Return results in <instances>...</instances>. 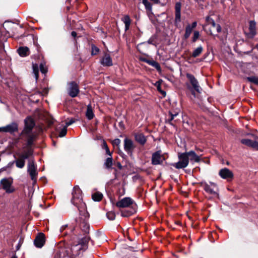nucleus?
Listing matches in <instances>:
<instances>
[{
	"label": "nucleus",
	"mask_w": 258,
	"mask_h": 258,
	"mask_svg": "<svg viewBox=\"0 0 258 258\" xmlns=\"http://www.w3.org/2000/svg\"><path fill=\"white\" fill-rule=\"evenodd\" d=\"M219 175L222 178L227 181H231L234 177L232 171L227 168H224L220 170Z\"/></svg>",
	"instance_id": "9b49d317"
},
{
	"label": "nucleus",
	"mask_w": 258,
	"mask_h": 258,
	"mask_svg": "<svg viewBox=\"0 0 258 258\" xmlns=\"http://www.w3.org/2000/svg\"><path fill=\"white\" fill-rule=\"evenodd\" d=\"M136 141L142 145H144L146 141V137L142 134H136L135 136Z\"/></svg>",
	"instance_id": "5701e85b"
},
{
	"label": "nucleus",
	"mask_w": 258,
	"mask_h": 258,
	"mask_svg": "<svg viewBox=\"0 0 258 258\" xmlns=\"http://www.w3.org/2000/svg\"><path fill=\"white\" fill-rule=\"evenodd\" d=\"M92 199L95 201H100L102 198L103 195L100 192H96L92 195Z\"/></svg>",
	"instance_id": "c756f323"
},
{
	"label": "nucleus",
	"mask_w": 258,
	"mask_h": 258,
	"mask_svg": "<svg viewBox=\"0 0 258 258\" xmlns=\"http://www.w3.org/2000/svg\"><path fill=\"white\" fill-rule=\"evenodd\" d=\"M153 40L154 39L152 38H150L147 41V43L149 44H152L153 45Z\"/></svg>",
	"instance_id": "bf43d9fd"
},
{
	"label": "nucleus",
	"mask_w": 258,
	"mask_h": 258,
	"mask_svg": "<svg viewBox=\"0 0 258 258\" xmlns=\"http://www.w3.org/2000/svg\"><path fill=\"white\" fill-rule=\"evenodd\" d=\"M152 59H148L147 58H145V57H141L140 58V60L143 62H146L147 63H148V64H150V62L151 61Z\"/></svg>",
	"instance_id": "c03bdc74"
},
{
	"label": "nucleus",
	"mask_w": 258,
	"mask_h": 258,
	"mask_svg": "<svg viewBox=\"0 0 258 258\" xmlns=\"http://www.w3.org/2000/svg\"><path fill=\"white\" fill-rule=\"evenodd\" d=\"M215 28H216L217 32L218 33H220L221 32V27L219 24H217V25L215 27Z\"/></svg>",
	"instance_id": "3c124183"
},
{
	"label": "nucleus",
	"mask_w": 258,
	"mask_h": 258,
	"mask_svg": "<svg viewBox=\"0 0 258 258\" xmlns=\"http://www.w3.org/2000/svg\"><path fill=\"white\" fill-rule=\"evenodd\" d=\"M2 130H0V131H1ZM4 131H10V133L12 135H15V134L16 133H17V131H18V130H3Z\"/></svg>",
	"instance_id": "5fc2aeb1"
},
{
	"label": "nucleus",
	"mask_w": 258,
	"mask_h": 258,
	"mask_svg": "<svg viewBox=\"0 0 258 258\" xmlns=\"http://www.w3.org/2000/svg\"><path fill=\"white\" fill-rule=\"evenodd\" d=\"M0 129H18V124L16 122H13L5 126L0 127Z\"/></svg>",
	"instance_id": "c85d7f7f"
},
{
	"label": "nucleus",
	"mask_w": 258,
	"mask_h": 258,
	"mask_svg": "<svg viewBox=\"0 0 258 258\" xmlns=\"http://www.w3.org/2000/svg\"><path fill=\"white\" fill-rule=\"evenodd\" d=\"M254 150L258 151V137L256 139L255 146H254Z\"/></svg>",
	"instance_id": "13d9d810"
},
{
	"label": "nucleus",
	"mask_w": 258,
	"mask_h": 258,
	"mask_svg": "<svg viewBox=\"0 0 258 258\" xmlns=\"http://www.w3.org/2000/svg\"><path fill=\"white\" fill-rule=\"evenodd\" d=\"M178 162L173 164L176 169H182L187 166L189 161L186 152L178 154Z\"/></svg>",
	"instance_id": "20e7f679"
},
{
	"label": "nucleus",
	"mask_w": 258,
	"mask_h": 258,
	"mask_svg": "<svg viewBox=\"0 0 258 258\" xmlns=\"http://www.w3.org/2000/svg\"><path fill=\"white\" fill-rule=\"evenodd\" d=\"M162 82V80L161 79L158 80L157 82H156L155 84V86L157 87V89L158 91H160V90L162 89L161 88V83Z\"/></svg>",
	"instance_id": "79ce46f5"
},
{
	"label": "nucleus",
	"mask_w": 258,
	"mask_h": 258,
	"mask_svg": "<svg viewBox=\"0 0 258 258\" xmlns=\"http://www.w3.org/2000/svg\"><path fill=\"white\" fill-rule=\"evenodd\" d=\"M186 77L191 85V86L187 85V88L191 91L192 95L195 96L196 92L198 93H201L202 88L199 84L198 81L195 76L193 75L187 73L186 74Z\"/></svg>",
	"instance_id": "7ed1b4c3"
},
{
	"label": "nucleus",
	"mask_w": 258,
	"mask_h": 258,
	"mask_svg": "<svg viewBox=\"0 0 258 258\" xmlns=\"http://www.w3.org/2000/svg\"><path fill=\"white\" fill-rule=\"evenodd\" d=\"M162 157L159 151H157L152 155V163L153 165H158L162 163Z\"/></svg>",
	"instance_id": "aec40b11"
},
{
	"label": "nucleus",
	"mask_w": 258,
	"mask_h": 258,
	"mask_svg": "<svg viewBox=\"0 0 258 258\" xmlns=\"http://www.w3.org/2000/svg\"><path fill=\"white\" fill-rule=\"evenodd\" d=\"M54 258H70L69 256H65V253H63V255L61 254L60 255H56L55 256V257Z\"/></svg>",
	"instance_id": "8fccbe9b"
},
{
	"label": "nucleus",
	"mask_w": 258,
	"mask_h": 258,
	"mask_svg": "<svg viewBox=\"0 0 258 258\" xmlns=\"http://www.w3.org/2000/svg\"><path fill=\"white\" fill-rule=\"evenodd\" d=\"M122 21L125 24V31H127L129 29L131 23V20L130 16L128 15H125L123 18Z\"/></svg>",
	"instance_id": "cd10ccee"
},
{
	"label": "nucleus",
	"mask_w": 258,
	"mask_h": 258,
	"mask_svg": "<svg viewBox=\"0 0 258 258\" xmlns=\"http://www.w3.org/2000/svg\"><path fill=\"white\" fill-rule=\"evenodd\" d=\"M24 124V129H33L35 126V121L32 116H28L25 119Z\"/></svg>",
	"instance_id": "dca6fc26"
},
{
	"label": "nucleus",
	"mask_w": 258,
	"mask_h": 258,
	"mask_svg": "<svg viewBox=\"0 0 258 258\" xmlns=\"http://www.w3.org/2000/svg\"><path fill=\"white\" fill-rule=\"evenodd\" d=\"M37 135L32 132V130H23L21 137H25L27 139V146L24 147L26 148L23 153H18L17 155L18 158L16 159L15 163L17 167L23 168L25 165V159L29 158L32 156L33 150L31 147L33 141L36 139Z\"/></svg>",
	"instance_id": "f257e3e1"
},
{
	"label": "nucleus",
	"mask_w": 258,
	"mask_h": 258,
	"mask_svg": "<svg viewBox=\"0 0 258 258\" xmlns=\"http://www.w3.org/2000/svg\"><path fill=\"white\" fill-rule=\"evenodd\" d=\"M104 165L106 168H110L112 165V157L107 158L104 163Z\"/></svg>",
	"instance_id": "f704fd0d"
},
{
	"label": "nucleus",
	"mask_w": 258,
	"mask_h": 258,
	"mask_svg": "<svg viewBox=\"0 0 258 258\" xmlns=\"http://www.w3.org/2000/svg\"><path fill=\"white\" fill-rule=\"evenodd\" d=\"M178 115V113L175 112L174 113H172L171 111H169L168 118L167 119L169 123L173 125H174L173 121H175V118Z\"/></svg>",
	"instance_id": "b1692460"
},
{
	"label": "nucleus",
	"mask_w": 258,
	"mask_h": 258,
	"mask_svg": "<svg viewBox=\"0 0 258 258\" xmlns=\"http://www.w3.org/2000/svg\"><path fill=\"white\" fill-rule=\"evenodd\" d=\"M150 1H152L153 3V4H160V0H150Z\"/></svg>",
	"instance_id": "052dcab7"
},
{
	"label": "nucleus",
	"mask_w": 258,
	"mask_h": 258,
	"mask_svg": "<svg viewBox=\"0 0 258 258\" xmlns=\"http://www.w3.org/2000/svg\"><path fill=\"white\" fill-rule=\"evenodd\" d=\"M81 228L86 233L88 232L89 231V225L85 222L82 223L81 225Z\"/></svg>",
	"instance_id": "4c0bfd02"
},
{
	"label": "nucleus",
	"mask_w": 258,
	"mask_h": 258,
	"mask_svg": "<svg viewBox=\"0 0 258 258\" xmlns=\"http://www.w3.org/2000/svg\"><path fill=\"white\" fill-rule=\"evenodd\" d=\"M210 23L211 24L212 26L213 27H215L217 25V24H216L214 20L212 19H211V22H210Z\"/></svg>",
	"instance_id": "6e6d98bb"
},
{
	"label": "nucleus",
	"mask_w": 258,
	"mask_h": 258,
	"mask_svg": "<svg viewBox=\"0 0 258 258\" xmlns=\"http://www.w3.org/2000/svg\"><path fill=\"white\" fill-rule=\"evenodd\" d=\"M149 65L155 68L159 73H161L162 72V69L160 64L158 62L154 60L153 59H152Z\"/></svg>",
	"instance_id": "7c9ffc66"
},
{
	"label": "nucleus",
	"mask_w": 258,
	"mask_h": 258,
	"mask_svg": "<svg viewBox=\"0 0 258 258\" xmlns=\"http://www.w3.org/2000/svg\"><path fill=\"white\" fill-rule=\"evenodd\" d=\"M135 212L134 210L132 211H124L121 212V215L122 217H128L133 215Z\"/></svg>",
	"instance_id": "e433bc0d"
},
{
	"label": "nucleus",
	"mask_w": 258,
	"mask_h": 258,
	"mask_svg": "<svg viewBox=\"0 0 258 258\" xmlns=\"http://www.w3.org/2000/svg\"><path fill=\"white\" fill-rule=\"evenodd\" d=\"M45 122L48 127H51L54 124V119L51 117L46 118L45 119Z\"/></svg>",
	"instance_id": "c9c22d12"
},
{
	"label": "nucleus",
	"mask_w": 258,
	"mask_h": 258,
	"mask_svg": "<svg viewBox=\"0 0 258 258\" xmlns=\"http://www.w3.org/2000/svg\"><path fill=\"white\" fill-rule=\"evenodd\" d=\"M188 158V161L190 160V161H194L195 162H198L200 161V157L197 155L194 151H191L188 152H186Z\"/></svg>",
	"instance_id": "4be33fe9"
},
{
	"label": "nucleus",
	"mask_w": 258,
	"mask_h": 258,
	"mask_svg": "<svg viewBox=\"0 0 258 258\" xmlns=\"http://www.w3.org/2000/svg\"><path fill=\"white\" fill-rule=\"evenodd\" d=\"M175 23L180 22L181 21V4L179 2L176 3L175 6Z\"/></svg>",
	"instance_id": "412c9836"
},
{
	"label": "nucleus",
	"mask_w": 258,
	"mask_h": 258,
	"mask_svg": "<svg viewBox=\"0 0 258 258\" xmlns=\"http://www.w3.org/2000/svg\"><path fill=\"white\" fill-rule=\"evenodd\" d=\"M135 202L130 197H125L119 200L116 203V206L119 208H125L132 207Z\"/></svg>",
	"instance_id": "9d476101"
},
{
	"label": "nucleus",
	"mask_w": 258,
	"mask_h": 258,
	"mask_svg": "<svg viewBox=\"0 0 258 258\" xmlns=\"http://www.w3.org/2000/svg\"><path fill=\"white\" fill-rule=\"evenodd\" d=\"M75 119L73 118H71L69 120L66 121V125L61 128V129H67L68 126L72 124L74 122H75Z\"/></svg>",
	"instance_id": "a19ab883"
},
{
	"label": "nucleus",
	"mask_w": 258,
	"mask_h": 258,
	"mask_svg": "<svg viewBox=\"0 0 258 258\" xmlns=\"http://www.w3.org/2000/svg\"><path fill=\"white\" fill-rule=\"evenodd\" d=\"M17 51L21 57H26L30 54V49L27 46H20L18 48Z\"/></svg>",
	"instance_id": "6ab92c4d"
},
{
	"label": "nucleus",
	"mask_w": 258,
	"mask_h": 258,
	"mask_svg": "<svg viewBox=\"0 0 258 258\" xmlns=\"http://www.w3.org/2000/svg\"><path fill=\"white\" fill-rule=\"evenodd\" d=\"M71 35L72 36V37H73L74 38V39H75V38L77 37V34L76 32L72 31L71 33ZM75 41H76V40L75 39Z\"/></svg>",
	"instance_id": "4d7b16f0"
},
{
	"label": "nucleus",
	"mask_w": 258,
	"mask_h": 258,
	"mask_svg": "<svg viewBox=\"0 0 258 258\" xmlns=\"http://www.w3.org/2000/svg\"><path fill=\"white\" fill-rule=\"evenodd\" d=\"M100 51V49L95 44H91V55L94 56L97 55Z\"/></svg>",
	"instance_id": "72a5a7b5"
},
{
	"label": "nucleus",
	"mask_w": 258,
	"mask_h": 258,
	"mask_svg": "<svg viewBox=\"0 0 258 258\" xmlns=\"http://www.w3.org/2000/svg\"><path fill=\"white\" fill-rule=\"evenodd\" d=\"M192 30L189 27V24H188L185 27V33L183 36L184 39H187L190 36Z\"/></svg>",
	"instance_id": "2f4dec72"
},
{
	"label": "nucleus",
	"mask_w": 258,
	"mask_h": 258,
	"mask_svg": "<svg viewBox=\"0 0 258 258\" xmlns=\"http://www.w3.org/2000/svg\"><path fill=\"white\" fill-rule=\"evenodd\" d=\"M67 133V130H61L59 133L58 137H63L66 135Z\"/></svg>",
	"instance_id": "de8ad7c7"
},
{
	"label": "nucleus",
	"mask_w": 258,
	"mask_h": 258,
	"mask_svg": "<svg viewBox=\"0 0 258 258\" xmlns=\"http://www.w3.org/2000/svg\"><path fill=\"white\" fill-rule=\"evenodd\" d=\"M203 51V47L202 45L198 46L196 49H195L192 54L191 56L193 57H197L200 55Z\"/></svg>",
	"instance_id": "bb28decb"
},
{
	"label": "nucleus",
	"mask_w": 258,
	"mask_h": 258,
	"mask_svg": "<svg viewBox=\"0 0 258 258\" xmlns=\"http://www.w3.org/2000/svg\"><path fill=\"white\" fill-rule=\"evenodd\" d=\"M107 217L110 220H113L115 218V214L114 212H108L106 214Z\"/></svg>",
	"instance_id": "ea45409f"
},
{
	"label": "nucleus",
	"mask_w": 258,
	"mask_h": 258,
	"mask_svg": "<svg viewBox=\"0 0 258 258\" xmlns=\"http://www.w3.org/2000/svg\"><path fill=\"white\" fill-rule=\"evenodd\" d=\"M72 203L76 206L79 211L84 210L85 204L83 201L82 192L79 186H75L72 192Z\"/></svg>",
	"instance_id": "f03ea898"
},
{
	"label": "nucleus",
	"mask_w": 258,
	"mask_h": 258,
	"mask_svg": "<svg viewBox=\"0 0 258 258\" xmlns=\"http://www.w3.org/2000/svg\"><path fill=\"white\" fill-rule=\"evenodd\" d=\"M48 93V89L45 88L43 89L42 92H39V94H43V95H47Z\"/></svg>",
	"instance_id": "09e8293b"
},
{
	"label": "nucleus",
	"mask_w": 258,
	"mask_h": 258,
	"mask_svg": "<svg viewBox=\"0 0 258 258\" xmlns=\"http://www.w3.org/2000/svg\"><path fill=\"white\" fill-rule=\"evenodd\" d=\"M203 187L205 191L211 195L213 197H217L218 196L217 193V184L214 182H210L209 183H202Z\"/></svg>",
	"instance_id": "6e6552de"
},
{
	"label": "nucleus",
	"mask_w": 258,
	"mask_h": 258,
	"mask_svg": "<svg viewBox=\"0 0 258 258\" xmlns=\"http://www.w3.org/2000/svg\"><path fill=\"white\" fill-rule=\"evenodd\" d=\"M100 63L104 67H110L113 65L112 58L110 55L107 53L104 54V56L100 60Z\"/></svg>",
	"instance_id": "a211bd4d"
},
{
	"label": "nucleus",
	"mask_w": 258,
	"mask_h": 258,
	"mask_svg": "<svg viewBox=\"0 0 258 258\" xmlns=\"http://www.w3.org/2000/svg\"><path fill=\"white\" fill-rule=\"evenodd\" d=\"M135 148V146L133 141L127 138H125L124 140V149L128 154L131 155Z\"/></svg>",
	"instance_id": "f8f14e48"
},
{
	"label": "nucleus",
	"mask_w": 258,
	"mask_h": 258,
	"mask_svg": "<svg viewBox=\"0 0 258 258\" xmlns=\"http://www.w3.org/2000/svg\"><path fill=\"white\" fill-rule=\"evenodd\" d=\"M6 51L4 49V45L3 43L0 44V55L4 56Z\"/></svg>",
	"instance_id": "37998d69"
},
{
	"label": "nucleus",
	"mask_w": 258,
	"mask_h": 258,
	"mask_svg": "<svg viewBox=\"0 0 258 258\" xmlns=\"http://www.w3.org/2000/svg\"><path fill=\"white\" fill-rule=\"evenodd\" d=\"M32 68L35 79L37 81L39 78V67L37 60H36L35 63L32 62Z\"/></svg>",
	"instance_id": "393cba45"
},
{
	"label": "nucleus",
	"mask_w": 258,
	"mask_h": 258,
	"mask_svg": "<svg viewBox=\"0 0 258 258\" xmlns=\"http://www.w3.org/2000/svg\"><path fill=\"white\" fill-rule=\"evenodd\" d=\"M27 172L29 174L31 179L36 182L38 173L34 161L31 160L29 161L27 165Z\"/></svg>",
	"instance_id": "1a4fd4ad"
},
{
	"label": "nucleus",
	"mask_w": 258,
	"mask_h": 258,
	"mask_svg": "<svg viewBox=\"0 0 258 258\" xmlns=\"http://www.w3.org/2000/svg\"><path fill=\"white\" fill-rule=\"evenodd\" d=\"M38 129L42 130V129H45V128L44 127L41 126V127H40Z\"/></svg>",
	"instance_id": "69168bd1"
},
{
	"label": "nucleus",
	"mask_w": 258,
	"mask_h": 258,
	"mask_svg": "<svg viewBox=\"0 0 258 258\" xmlns=\"http://www.w3.org/2000/svg\"><path fill=\"white\" fill-rule=\"evenodd\" d=\"M32 57L34 58L35 60H37L38 67L39 66L40 71L42 74H45L48 72V69L46 67V61L43 54L38 53L34 54Z\"/></svg>",
	"instance_id": "39448f33"
},
{
	"label": "nucleus",
	"mask_w": 258,
	"mask_h": 258,
	"mask_svg": "<svg viewBox=\"0 0 258 258\" xmlns=\"http://www.w3.org/2000/svg\"><path fill=\"white\" fill-rule=\"evenodd\" d=\"M64 229V227H61V228H60V231H62V230H63Z\"/></svg>",
	"instance_id": "338daca9"
},
{
	"label": "nucleus",
	"mask_w": 258,
	"mask_h": 258,
	"mask_svg": "<svg viewBox=\"0 0 258 258\" xmlns=\"http://www.w3.org/2000/svg\"><path fill=\"white\" fill-rule=\"evenodd\" d=\"M142 3L145 6L146 11H152V5L148 0H142Z\"/></svg>",
	"instance_id": "473e14b6"
},
{
	"label": "nucleus",
	"mask_w": 258,
	"mask_h": 258,
	"mask_svg": "<svg viewBox=\"0 0 258 258\" xmlns=\"http://www.w3.org/2000/svg\"><path fill=\"white\" fill-rule=\"evenodd\" d=\"M45 242V235L42 233H39L35 237L34 244L38 248H41Z\"/></svg>",
	"instance_id": "4468645a"
},
{
	"label": "nucleus",
	"mask_w": 258,
	"mask_h": 258,
	"mask_svg": "<svg viewBox=\"0 0 258 258\" xmlns=\"http://www.w3.org/2000/svg\"><path fill=\"white\" fill-rule=\"evenodd\" d=\"M147 15L150 19V20H152L154 15L152 12V10L151 11H146Z\"/></svg>",
	"instance_id": "a18cd8bd"
},
{
	"label": "nucleus",
	"mask_w": 258,
	"mask_h": 258,
	"mask_svg": "<svg viewBox=\"0 0 258 258\" xmlns=\"http://www.w3.org/2000/svg\"><path fill=\"white\" fill-rule=\"evenodd\" d=\"M197 25V22H196V21H195V22H194L191 24V25H189V27H190L192 30H193L194 29H195V28L196 27Z\"/></svg>",
	"instance_id": "603ef678"
},
{
	"label": "nucleus",
	"mask_w": 258,
	"mask_h": 258,
	"mask_svg": "<svg viewBox=\"0 0 258 258\" xmlns=\"http://www.w3.org/2000/svg\"><path fill=\"white\" fill-rule=\"evenodd\" d=\"M200 33L198 31H195L194 32L193 37H192L191 42L192 43L196 42L197 40L199 38Z\"/></svg>",
	"instance_id": "58836bf2"
},
{
	"label": "nucleus",
	"mask_w": 258,
	"mask_h": 258,
	"mask_svg": "<svg viewBox=\"0 0 258 258\" xmlns=\"http://www.w3.org/2000/svg\"><path fill=\"white\" fill-rule=\"evenodd\" d=\"M159 92L161 94H162L163 95V96H164V97L165 96V95H166V92H165V91H163L162 89H161V90H160V91H159Z\"/></svg>",
	"instance_id": "680f3d73"
},
{
	"label": "nucleus",
	"mask_w": 258,
	"mask_h": 258,
	"mask_svg": "<svg viewBox=\"0 0 258 258\" xmlns=\"http://www.w3.org/2000/svg\"><path fill=\"white\" fill-rule=\"evenodd\" d=\"M70 85L68 94L72 98H75L78 96L80 92L79 86L75 81L71 82Z\"/></svg>",
	"instance_id": "ddd939ff"
},
{
	"label": "nucleus",
	"mask_w": 258,
	"mask_h": 258,
	"mask_svg": "<svg viewBox=\"0 0 258 258\" xmlns=\"http://www.w3.org/2000/svg\"><path fill=\"white\" fill-rule=\"evenodd\" d=\"M11 258H18L16 256H13V257H12Z\"/></svg>",
	"instance_id": "774afa93"
},
{
	"label": "nucleus",
	"mask_w": 258,
	"mask_h": 258,
	"mask_svg": "<svg viewBox=\"0 0 258 258\" xmlns=\"http://www.w3.org/2000/svg\"><path fill=\"white\" fill-rule=\"evenodd\" d=\"M146 43V42H142V43H140V44H138V45L137 46V49L138 50H139V46L140 45H142V44H145Z\"/></svg>",
	"instance_id": "0e129e2a"
},
{
	"label": "nucleus",
	"mask_w": 258,
	"mask_h": 258,
	"mask_svg": "<svg viewBox=\"0 0 258 258\" xmlns=\"http://www.w3.org/2000/svg\"><path fill=\"white\" fill-rule=\"evenodd\" d=\"M119 126H120V127H121V128H122V127H123V123H122V122H119Z\"/></svg>",
	"instance_id": "e2e57ef3"
},
{
	"label": "nucleus",
	"mask_w": 258,
	"mask_h": 258,
	"mask_svg": "<svg viewBox=\"0 0 258 258\" xmlns=\"http://www.w3.org/2000/svg\"><path fill=\"white\" fill-rule=\"evenodd\" d=\"M245 136V138L242 139L240 142L242 144L254 149L257 136L252 134H246Z\"/></svg>",
	"instance_id": "423d86ee"
},
{
	"label": "nucleus",
	"mask_w": 258,
	"mask_h": 258,
	"mask_svg": "<svg viewBox=\"0 0 258 258\" xmlns=\"http://www.w3.org/2000/svg\"><path fill=\"white\" fill-rule=\"evenodd\" d=\"M12 179L3 178L1 180L0 189H3L7 193H12L15 190L14 188L12 186Z\"/></svg>",
	"instance_id": "0eeeda50"
},
{
	"label": "nucleus",
	"mask_w": 258,
	"mask_h": 258,
	"mask_svg": "<svg viewBox=\"0 0 258 258\" xmlns=\"http://www.w3.org/2000/svg\"><path fill=\"white\" fill-rule=\"evenodd\" d=\"M103 147L106 151V154L109 155L110 156H111V153L109 151V148L107 145V144L104 142L103 143Z\"/></svg>",
	"instance_id": "49530a36"
},
{
	"label": "nucleus",
	"mask_w": 258,
	"mask_h": 258,
	"mask_svg": "<svg viewBox=\"0 0 258 258\" xmlns=\"http://www.w3.org/2000/svg\"><path fill=\"white\" fill-rule=\"evenodd\" d=\"M249 32L247 37L253 38L256 34V23L254 21H250L249 23Z\"/></svg>",
	"instance_id": "f3484780"
},
{
	"label": "nucleus",
	"mask_w": 258,
	"mask_h": 258,
	"mask_svg": "<svg viewBox=\"0 0 258 258\" xmlns=\"http://www.w3.org/2000/svg\"><path fill=\"white\" fill-rule=\"evenodd\" d=\"M120 143V140L118 139H116L113 140V144L118 145Z\"/></svg>",
	"instance_id": "864d4df0"
},
{
	"label": "nucleus",
	"mask_w": 258,
	"mask_h": 258,
	"mask_svg": "<svg viewBox=\"0 0 258 258\" xmlns=\"http://www.w3.org/2000/svg\"><path fill=\"white\" fill-rule=\"evenodd\" d=\"M84 246L85 245L80 242L73 245L71 249L72 256H76L79 255Z\"/></svg>",
	"instance_id": "2eb2a0df"
},
{
	"label": "nucleus",
	"mask_w": 258,
	"mask_h": 258,
	"mask_svg": "<svg viewBox=\"0 0 258 258\" xmlns=\"http://www.w3.org/2000/svg\"><path fill=\"white\" fill-rule=\"evenodd\" d=\"M86 116L87 117V118L89 120L92 119L94 116V114L91 104H89L87 106V111L86 112Z\"/></svg>",
	"instance_id": "a878e982"
}]
</instances>
